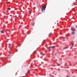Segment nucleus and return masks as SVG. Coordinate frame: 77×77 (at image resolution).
<instances>
[{
	"mask_svg": "<svg viewBox=\"0 0 77 77\" xmlns=\"http://www.w3.org/2000/svg\"><path fill=\"white\" fill-rule=\"evenodd\" d=\"M43 53H42H42H40V54H41V55H42V54Z\"/></svg>",
	"mask_w": 77,
	"mask_h": 77,
	"instance_id": "obj_16",
	"label": "nucleus"
},
{
	"mask_svg": "<svg viewBox=\"0 0 77 77\" xmlns=\"http://www.w3.org/2000/svg\"><path fill=\"white\" fill-rule=\"evenodd\" d=\"M47 48L48 49H50V48H51V47H47Z\"/></svg>",
	"mask_w": 77,
	"mask_h": 77,
	"instance_id": "obj_5",
	"label": "nucleus"
},
{
	"mask_svg": "<svg viewBox=\"0 0 77 77\" xmlns=\"http://www.w3.org/2000/svg\"><path fill=\"white\" fill-rule=\"evenodd\" d=\"M67 77H70L69 76H67Z\"/></svg>",
	"mask_w": 77,
	"mask_h": 77,
	"instance_id": "obj_22",
	"label": "nucleus"
},
{
	"mask_svg": "<svg viewBox=\"0 0 77 77\" xmlns=\"http://www.w3.org/2000/svg\"><path fill=\"white\" fill-rule=\"evenodd\" d=\"M8 10H9V11H10V10H11V8H8Z\"/></svg>",
	"mask_w": 77,
	"mask_h": 77,
	"instance_id": "obj_13",
	"label": "nucleus"
},
{
	"mask_svg": "<svg viewBox=\"0 0 77 77\" xmlns=\"http://www.w3.org/2000/svg\"><path fill=\"white\" fill-rule=\"evenodd\" d=\"M57 65H58V66H60V64H59L57 63Z\"/></svg>",
	"mask_w": 77,
	"mask_h": 77,
	"instance_id": "obj_11",
	"label": "nucleus"
},
{
	"mask_svg": "<svg viewBox=\"0 0 77 77\" xmlns=\"http://www.w3.org/2000/svg\"><path fill=\"white\" fill-rule=\"evenodd\" d=\"M46 8V5H45L42 8V11H44H44H45V10Z\"/></svg>",
	"mask_w": 77,
	"mask_h": 77,
	"instance_id": "obj_1",
	"label": "nucleus"
},
{
	"mask_svg": "<svg viewBox=\"0 0 77 77\" xmlns=\"http://www.w3.org/2000/svg\"><path fill=\"white\" fill-rule=\"evenodd\" d=\"M10 62H11V61H10Z\"/></svg>",
	"mask_w": 77,
	"mask_h": 77,
	"instance_id": "obj_25",
	"label": "nucleus"
},
{
	"mask_svg": "<svg viewBox=\"0 0 77 77\" xmlns=\"http://www.w3.org/2000/svg\"><path fill=\"white\" fill-rule=\"evenodd\" d=\"M29 72H30V70H28L27 73H28V74H29Z\"/></svg>",
	"mask_w": 77,
	"mask_h": 77,
	"instance_id": "obj_12",
	"label": "nucleus"
},
{
	"mask_svg": "<svg viewBox=\"0 0 77 77\" xmlns=\"http://www.w3.org/2000/svg\"><path fill=\"white\" fill-rule=\"evenodd\" d=\"M7 3H10L11 2H10L7 1Z\"/></svg>",
	"mask_w": 77,
	"mask_h": 77,
	"instance_id": "obj_14",
	"label": "nucleus"
},
{
	"mask_svg": "<svg viewBox=\"0 0 77 77\" xmlns=\"http://www.w3.org/2000/svg\"><path fill=\"white\" fill-rule=\"evenodd\" d=\"M72 45L73 46V45H74V44H73V43H72Z\"/></svg>",
	"mask_w": 77,
	"mask_h": 77,
	"instance_id": "obj_17",
	"label": "nucleus"
},
{
	"mask_svg": "<svg viewBox=\"0 0 77 77\" xmlns=\"http://www.w3.org/2000/svg\"><path fill=\"white\" fill-rule=\"evenodd\" d=\"M64 66H66V64H65Z\"/></svg>",
	"mask_w": 77,
	"mask_h": 77,
	"instance_id": "obj_19",
	"label": "nucleus"
},
{
	"mask_svg": "<svg viewBox=\"0 0 77 77\" xmlns=\"http://www.w3.org/2000/svg\"><path fill=\"white\" fill-rule=\"evenodd\" d=\"M71 33L72 35H74V32H72Z\"/></svg>",
	"mask_w": 77,
	"mask_h": 77,
	"instance_id": "obj_8",
	"label": "nucleus"
},
{
	"mask_svg": "<svg viewBox=\"0 0 77 77\" xmlns=\"http://www.w3.org/2000/svg\"><path fill=\"white\" fill-rule=\"evenodd\" d=\"M5 18V17H3V18Z\"/></svg>",
	"mask_w": 77,
	"mask_h": 77,
	"instance_id": "obj_24",
	"label": "nucleus"
},
{
	"mask_svg": "<svg viewBox=\"0 0 77 77\" xmlns=\"http://www.w3.org/2000/svg\"><path fill=\"white\" fill-rule=\"evenodd\" d=\"M65 40H64V41Z\"/></svg>",
	"mask_w": 77,
	"mask_h": 77,
	"instance_id": "obj_26",
	"label": "nucleus"
},
{
	"mask_svg": "<svg viewBox=\"0 0 77 77\" xmlns=\"http://www.w3.org/2000/svg\"><path fill=\"white\" fill-rule=\"evenodd\" d=\"M71 30H72V31H75V29H74V28H71Z\"/></svg>",
	"mask_w": 77,
	"mask_h": 77,
	"instance_id": "obj_2",
	"label": "nucleus"
},
{
	"mask_svg": "<svg viewBox=\"0 0 77 77\" xmlns=\"http://www.w3.org/2000/svg\"><path fill=\"white\" fill-rule=\"evenodd\" d=\"M9 46H11V44H9Z\"/></svg>",
	"mask_w": 77,
	"mask_h": 77,
	"instance_id": "obj_15",
	"label": "nucleus"
},
{
	"mask_svg": "<svg viewBox=\"0 0 77 77\" xmlns=\"http://www.w3.org/2000/svg\"><path fill=\"white\" fill-rule=\"evenodd\" d=\"M14 17H17V16L16 15Z\"/></svg>",
	"mask_w": 77,
	"mask_h": 77,
	"instance_id": "obj_18",
	"label": "nucleus"
},
{
	"mask_svg": "<svg viewBox=\"0 0 77 77\" xmlns=\"http://www.w3.org/2000/svg\"><path fill=\"white\" fill-rule=\"evenodd\" d=\"M75 5V3H73L71 5L72 6H74V5Z\"/></svg>",
	"mask_w": 77,
	"mask_h": 77,
	"instance_id": "obj_3",
	"label": "nucleus"
},
{
	"mask_svg": "<svg viewBox=\"0 0 77 77\" xmlns=\"http://www.w3.org/2000/svg\"><path fill=\"white\" fill-rule=\"evenodd\" d=\"M1 33H4L3 31H1Z\"/></svg>",
	"mask_w": 77,
	"mask_h": 77,
	"instance_id": "obj_7",
	"label": "nucleus"
},
{
	"mask_svg": "<svg viewBox=\"0 0 77 77\" xmlns=\"http://www.w3.org/2000/svg\"><path fill=\"white\" fill-rule=\"evenodd\" d=\"M35 52H36V51H35L34 52V53H35Z\"/></svg>",
	"mask_w": 77,
	"mask_h": 77,
	"instance_id": "obj_20",
	"label": "nucleus"
},
{
	"mask_svg": "<svg viewBox=\"0 0 77 77\" xmlns=\"http://www.w3.org/2000/svg\"><path fill=\"white\" fill-rule=\"evenodd\" d=\"M63 38H65L64 37H63Z\"/></svg>",
	"mask_w": 77,
	"mask_h": 77,
	"instance_id": "obj_23",
	"label": "nucleus"
},
{
	"mask_svg": "<svg viewBox=\"0 0 77 77\" xmlns=\"http://www.w3.org/2000/svg\"><path fill=\"white\" fill-rule=\"evenodd\" d=\"M51 47V48H55V46H52V47Z\"/></svg>",
	"mask_w": 77,
	"mask_h": 77,
	"instance_id": "obj_4",
	"label": "nucleus"
},
{
	"mask_svg": "<svg viewBox=\"0 0 77 77\" xmlns=\"http://www.w3.org/2000/svg\"><path fill=\"white\" fill-rule=\"evenodd\" d=\"M32 26H34V25H35V23H33L32 24Z\"/></svg>",
	"mask_w": 77,
	"mask_h": 77,
	"instance_id": "obj_9",
	"label": "nucleus"
},
{
	"mask_svg": "<svg viewBox=\"0 0 77 77\" xmlns=\"http://www.w3.org/2000/svg\"><path fill=\"white\" fill-rule=\"evenodd\" d=\"M52 34V33H50L49 34V36H50V35H51Z\"/></svg>",
	"mask_w": 77,
	"mask_h": 77,
	"instance_id": "obj_6",
	"label": "nucleus"
},
{
	"mask_svg": "<svg viewBox=\"0 0 77 77\" xmlns=\"http://www.w3.org/2000/svg\"><path fill=\"white\" fill-rule=\"evenodd\" d=\"M31 12H30V11H29V14H31Z\"/></svg>",
	"mask_w": 77,
	"mask_h": 77,
	"instance_id": "obj_10",
	"label": "nucleus"
},
{
	"mask_svg": "<svg viewBox=\"0 0 77 77\" xmlns=\"http://www.w3.org/2000/svg\"><path fill=\"white\" fill-rule=\"evenodd\" d=\"M22 77H25V76H23Z\"/></svg>",
	"mask_w": 77,
	"mask_h": 77,
	"instance_id": "obj_21",
	"label": "nucleus"
}]
</instances>
